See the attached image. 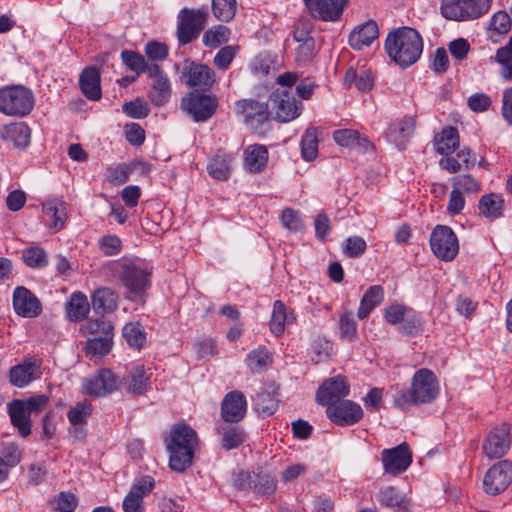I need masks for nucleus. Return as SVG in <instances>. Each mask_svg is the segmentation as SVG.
<instances>
[{
  "instance_id": "48",
  "label": "nucleus",
  "mask_w": 512,
  "mask_h": 512,
  "mask_svg": "<svg viewBox=\"0 0 512 512\" xmlns=\"http://www.w3.org/2000/svg\"><path fill=\"white\" fill-rule=\"evenodd\" d=\"M237 10L236 0H212V11L214 16L222 22L231 21Z\"/></svg>"
},
{
  "instance_id": "27",
  "label": "nucleus",
  "mask_w": 512,
  "mask_h": 512,
  "mask_svg": "<svg viewBox=\"0 0 512 512\" xmlns=\"http://www.w3.org/2000/svg\"><path fill=\"white\" fill-rule=\"evenodd\" d=\"M232 162L231 154L219 150L208 162L207 172L213 179L225 181L230 176Z\"/></svg>"
},
{
  "instance_id": "52",
  "label": "nucleus",
  "mask_w": 512,
  "mask_h": 512,
  "mask_svg": "<svg viewBox=\"0 0 512 512\" xmlns=\"http://www.w3.org/2000/svg\"><path fill=\"white\" fill-rule=\"evenodd\" d=\"M451 183L455 190L462 193L476 194L481 190L480 183L471 175L467 174L453 177Z\"/></svg>"
},
{
  "instance_id": "30",
  "label": "nucleus",
  "mask_w": 512,
  "mask_h": 512,
  "mask_svg": "<svg viewBox=\"0 0 512 512\" xmlns=\"http://www.w3.org/2000/svg\"><path fill=\"white\" fill-rule=\"evenodd\" d=\"M169 453V467L176 472H184L193 461L194 450L179 448V444H166Z\"/></svg>"
},
{
  "instance_id": "53",
  "label": "nucleus",
  "mask_w": 512,
  "mask_h": 512,
  "mask_svg": "<svg viewBox=\"0 0 512 512\" xmlns=\"http://www.w3.org/2000/svg\"><path fill=\"white\" fill-rule=\"evenodd\" d=\"M239 46L227 45L222 47L214 56L213 64L222 71H226L234 60Z\"/></svg>"
},
{
  "instance_id": "62",
  "label": "nucleus",
  "mask_w": 512,
  "mask_h": 512,
  "mask_svg": "<svg viewBox=\"0 0 512 512\" xmlns=\"http://www.w3.org/2000/svg\"><path fill=\"white\" fill-rule=\"evenodd\" d=\"M106 179L113 185H122L128 180L129 168L126 164H117L106 169Z\"/></svg>"
},
{
  "instance_id": "17",
  "label": "nucleus",
  "mask_w": 512,
  "mask_h": 512,
  "mask_svg": "<svg viewBox=\"0 0 512 512\" xmlns=\"http://www.w3.org/2000/svg\"><path fill=\"white\" fill-rule=\"evenodd\" d=\"M326 415L336 425L348 426L353 425L363 417L361 406L350 400H345L334 405H330L326 409Z\"/></svg>"
},
{
  "instance_id": "59",
  "label": "nucleus",
  "mask_w": 512,
  "mask_h": 512,
  "mask_svg": "<svg viewBox=\"0 0 512 512\" xmlns=\"http://www.w3.org/2000/svg\"><path fill=\"white\" fill-rule=\"evenodd\" d=\"M154 487L155 479L150 475H145L137 478L133 482L129 491L141 497V499H144V497L148 496L152 492Z\"/></svg>"
},
{
  "instance_id": "45",
  "label": "nucleus",
  "mask_w": 512,
  "mask_h": 512,
  "mask_svg": "<svg viewBox=\"0 0 512 512\" xmlns=\"http://www.w3.org/2000/svg\"><path fill=\"white\" fill-rule=\"evenodd\" d=\"M24 263L35 269H40L48 265V256L45 250L39 246H31L22 251Z\"/></svg>"
},
{
  "instance_id": "10",
  "label": "nucleus",
  "mask_w": 512,
  "mask_h": 512,
  "mask_svg": "<svg viewBox=\"0 0 512 512\" xmlns=\"http://www.w3.org/2000/svg\"><path fill=\"white\" fill-rule=\"evenodd\" d=\"M269 108L277 121L287 123L300 116L303 104L289 91L277 89L269 97Z\"/></svg>"
},
{
  "instance_id": "24",
  "label": "nucleus",
  "mask_w": 512,
  "mask_h": 512,
  "mask_svg": "<svg viewBox=\"0 0 512 512\" xmlns=\"http://www.w3.org/2000/svg\"><path fill=\"white\" fill-rule=\"evenodd\" d=\"M149 370L144 366H135L131 368L124 379V387L128 393L142 395L150 387Z\"/></svg>"
},
{
  "instance_id": "42",
  "label": "nucleus",
  "mask_w": 512,
  "mask_h": 512,
  "mask_svg": "<svg viewBox=\"0 0 512 512\" xmlns=\"http://www.w3.org/2000/svg\"><path fill=\"white\" fill-rule=\"evenodd\" d=\"M221 446L225 450L239 447L245 441V433L236 426L225 425L220 429Z\"/></svg>"
},
{
  "instance_id": "33",
  "label": "nucleus",
  "mask_w": 512,
  "mask_h": 512,
  "mask_svg": "<svg viewBox=\"0 0 512 512\" xmlns=\"http://www.w3.org/2000/svg\"><path fill=\"white\" fill-rule=\"evenodd\" d=\"M173 442L178 443L179 448L195 450L198 442L197 434L190 426L186 424H178L171 429L170 436L166 444H173Z\"/></svg>"
},
{
  "instance_id": "41",
  "label": "nucleus",
  "mask_w": 512,
  "mask_h": 512,
  "mask_svg": "<svg viewBox=\"0 0 512 512\" xmlns=\"http://www.w3.org/2000/svg\"><path fill=\"white\" fill-rule=\"evenodd\" d=\"M90 305L86 295L74 292L67 304V316L71 321L81 320L88 314Z\"/></svg>"
},
{
  "instance_id": "13",
  "label": "nucleus",
  "mask_w": 512,
  "mask_h": 512,
  "mask_svg": "<svg viewBox=\"0 0 512 512\" xmlns=\"http://www.w3.org/2000/svg\"><path fill=\"white\" fill-rule=\"evenodd\" d=\"M510 429L502 423L490 430L484 438L482 451L489 460L502 458L510 448Z\"/></svg>"
},
{
  "instance_id": "8",
  "label": "nucleus",
  "mask_w": 512,
  "mask_h": 512,
  "mask_svg": "<svg viewBox=\"0 0 512 512\" xmlns=\"http://www.w3.org/2000/svg\"><path fill=\"white\" fill-rule=\"evenodd\" d=\"M235 112L242 116L246 126L255 133L262 134L269 123V105L254 99H242L235 103Z\"/></svg>"
},
{
  "instance_id": "25",
  "label": "nucleus",
  "mask_w": 512,
  "mask_h": 512,
  "mask_svg": "<svg viewBox=\"0 0 512 512\" xmlns=\"http://www.w3.org/2000/svg\"><path fill=\"white\" fill-rule=\"evenodd\" d=\"M278 388L274 384L267 385L255 399V411L261 417H269L278 408Z\"/></svg>"
},
{
  "instance_id": "38",
  "label": "nucleus",
  "mask_w": 512,
  "mask_h": 512,
  "mask_svg": "<svg viewBox=\"0 0 512 512\" xmlns=\"http://www.w3.org/2000/svg\"><path fill=\"white\" fill-rule=\"evenodd\" d=\"M384 299L383 288L379 285L369 287V289L363 295L360 306L357 312L359 319H365L370 312L378 306Z\"/></svg>"
},
{
  "instance_id": "46",
  "label": "nucleus",
  "mask_w": 512,
  "mask_h": 512,
  "mask_svg": "<svg viewBox=\"0 0 512 512\" xmlns=\"http://www.w3.org/2000/svg\"><path fill=\"white\" fill-rule=\"evenodd\" d=\"M230 38V30L226 26L218 25L207 30L202 37L203 44L208 48H217Z\"/></svg>"
},
{
  "instance_id": "4",
  "label": "nucleus",
  "mask_w": 512,
  "mask_h": 512,
  "mask_svg": "<svg viewBox=\"0 0 512 512\" xmlns=\"http://www.w3.org/2000/svg\"><path fill=\"white\" fill-rule=\"evenodd\" d=\"M174 69L182 83L196 90L208 91L217 81L216 73L210 66L190 58L175 63Z\"/></svg>"
},
{
  "instance_id": "64",
  "label": "nucleus",
  "mask_w": 512,
  "mask_h": 512,
  "mask_svg": "<svg viewBox=\"0 0 512 512\" xmlns=\"http://www.w3.org/2000/svg\"><path fill=\"white\" fill-rule=\"evenodd\" d=\"M501 116L508 125L512 126V86L502 92Z\"/></svg>"
},
{
  "instance_id": "31",
  "label": "nucleus",
  "mask_w": 512,
  "mask_h": 512,
  "mask_svg": "<svg viewBox=\"0 0 512 512\" xmlns=\"http://www.w3.org/2000/svg\"><path fill=\"white\" fill-rule=\"evenodd\" d=\"M504 199L496 193L482 195L479 199V213L490 220H495L503 215Z\"/></svg>"
},
{
  "instance_id": "3",
  "label": "nucleus",
  "mask_w": 512,
  "mask_h": 512,
  "mask_svg": "<svg viewBox=\"0 0 512 512\" xmlns=\"http://www.w3.org/2000/svg\"><path fill=\"white\" fill-rule=\"evenodd\" d=\"M119 279L129 299L141 298L150 285L151 269L139 259H125L119 264Z\"/></svg>"
},
{
  "instance_id": "50",
  "label": "nucleus",
  "mask_w": 512,
  "mask_h": 512,
  "mask_svg": "<svg viewBox=\"0 0 512 512\" xmlns=\"http://www.w3.org/2000/svg\"><path fill=\"white\" fill-rule=\"evenodd\" d=\"M421 327V317L410 309L400 323L398 331L403 335L414 337L419 334Z\"/></svg>"
},
{
  "instance_id": "57",
  "label": "nucleus",
  "mask_w": 512,
  "mask_h": 512,
  "mask_svg": "<svg viewBox=\"0 0 512 512\" xmlns=\"http://www.w3.org/2000/svg\"><path fill=\"white\" fill-rule=\"evenodd\" d=\"M113 335H108L98 338H89L87 340L86 349L93 355L103 356L107 354L112 346Z\"/></svg>"
},
{
  "instance_id": "60",
  "label": "nucleus",
  "mask_w": 512,
  "mask_h": 512,
  "mask_svg": "<svg viewBox=\"0 0 512 512\" xmlns=\"http://www.w3.org/2000/svg\"><path fill=\"white\" fill-rule=\"evenodd\" d=\"M316 54L315 40H308L306 43L298 44L295 50V61L298 65H306Z\"/></svg>"
},
{
  "instance_id": "28",
  "label": "nucleus",
  "mask_w": 512,
  "mask_h": 512,
  "mask_svg": "<svg viewBox=\"0 0 512 512\" xmlns=\"http://www.w3.org/2000/svg\"><path fill=\"white\" fill-rule=\"evenodd\" d=\"M8 413L12 425L18 429L20 435L29 436L31 434V419L20 399H15L8 404Z\"/></svg>"
},
{
  "instance_id": "40",
  "label": "nucleus",
  "mask_w": 512,
  "mask_h": 512,
  "mask_svg": "<svg viewBox=\"0 0 512 512\" xmlns=\"http://www.w3.org/2000/svg\"><path fill=\"white\" fill-rule=\"evenodd\" d=\"M436 151L442 155H448L459 146V134L456 128L446 127L435 139Z\"/></svg>"
},
{
  "instance_id": "29",
  "label": "nucleus",
  "mask_w": 512,
  "mask_h": 512,
  "mask_svg": "<svg viewBox=\"0 0 512 512\" xmlns=\"http://www.w3.org/2000/svg\"><path fill=\"white\" fill-rule=\"evenodd\" d=\"M267 161L268 151L263 145H250L244 150V166L250 173L261 172Z\"/></svg>"
},
{
  "instance_id": "34",
  "label": "nucleus",
  "mask_w": 512,
  "mask_h": 512,
  "mask_svg": "<svg viewBox=\"0 0 512 512\" xmlns=\"http://www.w3.org/2000/svg\"><path fill=\"white\" fill-rule=\"evenodd\" d=\"M333 138L340 146L361 148L364 151L374 149L372 143L352 129L337 130L334 132Z\"/></svg>"
},
{
  "instance_id": "39",
  "label": "nucleus",
  "mask_w": 512,
  "mask_h": 512,
  "mask_svg": "<svg viewBox=\"0 0 512 512\" xmlns=\"http://www.w3.org/2000/svg\"><path fill=\"white\" fill-rule=\"evenodd\" d=\"M171 97V83L168 76H160L153 80L148 98L156 106H162L169 101Z\"/></svg>"
},
{
  "instance_id": "55",
  "label": "nucleus",
  "mask_w": 512,
  "mask_h": 512,
  "mask_svg": "<svg viewBox=\"0 0 512 512\" xmlns=\"http://www.w3.org/2000/svg\"><path fill=\"white\" fill-rule=\"evenodd\" d=\"M91 413L92 405L90 402L81 401L68 411L67 417L70 424H86L87 418L91 415Z\"/></svg>"
},
{
  "instance_id": "9",
  "label": "nucleus",
  "mask_w": 512,
  "mask_h": 512,
  "mask_svg": "<svg viewBox=\"0 0 512 512\" xmlns=\"http://www.w3.org/2000/svg\"><path fill=\"white\" fill-rule=\"evenodd\" d=\"M430 248L440 260L450 262L459 252V242L454 231L446 225H437L431 232Z\"/></svg>"
},
{
  "instance_id": "54",
  "label": "nucleus",
  "mask_w": 512,
  "mask_h": 512,
  "mask_svg": "<svg viewBox=\"0 0 512 512\" xmlns=\"http://www.w3.org/2000/svg\"><path fill=\"white\" fill-rule=\"evenodd\" d=\"M377 500L383 506L394 508L402 505L404 497L395 487L387 486L379 491Z\"/></svg>"
},
{
  "instance_id": "35",
  "label": "nucleus",
  "mask_w": 512,
  "mask_h": 512,
  "mask_svg": "<svg viewBox=\"0 0 512 512\" xmlns=\"http://www.w3.org/2000/svg\"><path fill=\"white\" fill-rule=\"evenodd\" d=\"M37 370L34 362L18 364L10 370V381L14 386L23 388L38 377Z\"/></svg>"
},
{
  "instance_id": "22",
  "label": "nucleus",
  "mask_w": 512,
  "mask_h": 512,
  "mask_svg": "<svg viewBox=\"0 0 512 512\" xmlns=\"http://www.w3.org/2000/svg\"><path fill=\"white\" fill-rule=\"evenodd\" d=\"M414 128V118L410 116L403 117L389 125L386 132L387 140L393 143L399 150L404 149L413 136Z\"/></svg>"
},
{
  "instance_id": "6",
  "label": "nucleus",
  "mask_w": 512,
  "mask_h": 512,
  "mask_svg": "<svg viewBox=\"0 0 512 512\" xmlns=\"http://www.w3.org/2000/svg\"><path fill=\"white\" fill-rule=\"evenodd\" d=\"M492 0H443L440 10L444 18L453 21L474 20L486 14Z\"/></svg>"
},
{
  "instance_id": "51",
  "label": "nucleus",
  "mask_w": 512,
  "mask_h": 512,
  "mask_svg": "<svg viewBox=\"0 0 512 512\" xmlns=\"http://www.w3.org/2000/svg\"><path fill=\"white\" fill-rule=\"evenodd\" d=\"M246 361L249 369L256 373L263 371L270 364L271 357L266 349L258 348L247 355Z\"/></svg>"
},
{
  "instance_id": "47",
  "label": "nucleus",
  "mask_w": 512,
  "mask_h": 512,
  "mask_svg": "<svg viewBox=\"0 0 512 512\" xmlns=\"http://www.w3.org/2000/svg\"><path fill=\"white\" fill-rule=\"evenodd\" d=\"M301 154L306 161L314 160L318 155V137L315 128H308L302 136Z\"/></svg>"
},
{
  "instance_id": "43",
  "label": "nucleus",
  "mask_w": 512,
  "mask_h": 512,
  "mask_svg": "<svg viewBox=\"0 0 512 512\" xmlns=\"http://www.w3.org/2000/svg\"><path fill=\"white\" fill-rule=\"evenodd\" d=\"M339 334L344 341L352 342L357 338V323L352 311H343L339 315Z\"/></svg>"
},
{
  "instance_id": "26",
  "label": "nucleus",
  "mask_w": 512,
  "mask_h": 512,
  "mask_svg": "<svg viewBox=\"0 0 512 512\" xmlns=\"http://www.w3.org/2000/svg\"><path fill=\"white\" fill-rule=\"evenodd\" d=\"M82 93L89 99L96 101L101 98L100 73L94 66L87 67L79 77Z\"/></svg>"
},
{
  "instance_id": "19",
  "label": "nucleus",
  "mask_w": 512,
  "mask_h": 512,
  "mask_svg": "<svg viewBox=\"0 0 512 512\" xmlns=\"http://www.w3.org/2000/svg\"><path fill=\"white\" fill-rule=\"evenodd\" d=\"M247 412V401L245 395L234 390L225 395L221 403V417L227 423L241 421Z\"/></svg>"
},
{
  "instance_id": "16",
  "label": "nucleus",
  "mask_w": 512,
  "mask_h": 512,
  "mask_svg": "<svg viewBox=\"0 0 512 512\" xmlns=\"http://www.w3.org/2000/svg\"><path fill=\"white\" fill-rule=\"evenodd\" d=\"M381 455L384 471L392 475L403 473L412 462V454L406 443L392 449H384Z\"/></svg>"
},
{
  "instance_id": "44",
  "label": "nucleus",
  "mask_w": 512,
  "mask_h": 512,
  "mask_svg": "<svg viewBox=\"0 0 512 512\" xmlns=\"http://www.w3.org/2000/svg\"><path fill=\"white\" fill-rule=\"evenodd\" d=\"M123 337L130 347L140 349L146 341L144 327L139 322H129L123 327Z\"/></svg>"
},
{
  "instance_id": "20",
  "label": "nucleus",
  "mask_w": 512,
  "mask_h": 512,
  "mask_svg": "<svg viewBox=\"0 0 512 512\" xmlns=\"http://www.w3.org/2000/svg\"><path fill=\"white\" fill-rule=\"evenodd\" d=\"M13 308L19 316L34 318L41 312V303L26 287L18 286L13 292Z\"/></svg>"
},
{
  "instance_id": "61",
  "label": "nucleus",
  "mask_w": 512,
  "mask_h": 512,
  "mask_svg": "<svg viewBox=\"0 0 512 512\" xmlns=\"http://www.w3.org/2000/svg\"><path fill=\"white\" fill-rule=\"evenodd\" d=\"M145 55L152 61H163L167 58L169 49L165 43L150 41L145 45Z\"/></svg>"
},
{
  "instance_id": "37",
  "label": "nucleus",
  "mask_w": 512,
  "mask_h": 512,
  "mask_svg": "<svg viewBox=\"0 0 512 512\" xmlns=\"http://www.w3.org/2000/svg\"><path fill=\"white\" fill-rule=\"evenodd\" d=\"M117 299L110 288H100L92 295V307L96 313H110L116 309Z\"/></svg>"
},
{
  "instance_id": "5",
  "label": "nucleus",
  "mask_w": 512,
  "mask_h": 512,
  "mask_svg": "<svg viewBox=\"0 0 512 512\" xmlns=\"http://www.w3.org/2000/svg\"><path fill=\"white\" fill-rule=\"evenodd\" d=\"M34 106L31 90L22 85L7 86L0 89V111L11 116H25Z\"/></svg>"
},
{
  "instance_id": "14",
  "label": "nucleus",
  "mask_w": 512,
  "mask_h": 512,
  "mask_svg": "<svg viewBox=\"0 0 512 512\" xmlns=\"http://www.w3.org/2000/svg\"><path fill=\"white\" fill-rule=\"evenodd\" d=\"M305 7L314 19L336 22L341 19L349 0H303Z\"/></svg>"
},
{
  "instance_id": "1",
  "label": "nucleus",
  "mask_w": 512,
  "mask_h": 512,
  "mask_svg": "<svg viewBox=\"0 0 512 512\" xmlns=\"http://www.w3.org/2000/svg\"><path fill=\"white\" fill-rule=\"evenodd\" d=\"M388 56L401 67L414 64L423 51V40L417 30L403 26L389 32L385 40Z\"/></svg>"
},
{
  "instance_id": "36",
  "label": "nucleus",
  "mask_w": 512,
  "mask_h": 512,
  "mask_svg": "<svg viewBox=\"0 0 512 512\" xmlns=\"http://www.w3.org/2000/svg\"><path fill=\"white\" fill-rule=\"evenodd\" d=\"M295 320L293 313H288L285 304L277 300L274 302L272 317L270 321V330L276 336H280L285 331V325Z\"/></svg>"
},
{
  "instance_id": "2",
  "label": "nucleus",
  "mask_w": 512,
  "mask_h": 512,
  "mask_svg": "<svg viewBox=\"0 0 512 512\" xmlns=\"http://www.w3.org/2000/svg\"><path fill=\"white\" fill-rule=\"evenodd\" d=\"M439 393V383L435 374L428 369H419L412 378L410 390L397 392L394 404L406 411L413 405L426 404L434 401Z\"/></svg>"
},
{
  "instance_id": "23",
  "label": "nucleus",
  "mask_w": 512,
  "mask_h": 512,
  "mask_svg": "<svg viewBox=\"0 0 512 512\" xmlns=\"http://www.w3.org/2000/svg\"><path fill=\"white\" fill-rule=\"evenodd\" d=\"M379 30L377 23L369 20L356 27L349 35V45L356 50H361L370 46L378 38Z\"/></svg>"
},
{
  "instance_id": "49",
  "label": "nucleus",
  "mask_w": 512,
  "mask_h": 512,
  "mask_svg": "<svg viewBox=\"0 0 512 512\" xmlns=\"http://www.w3.org/2000/svg\"><path fill=\"white\" fill-rule=\"evenodd\" d=\"M84 334L91 335V338H98L113 335V325L104 319L89 320L82 325Z\"/></svg>"
},
{
  "instance_id": "56",
  "label": "nucleus",
  "mask_w": 512,
  "mask_h": 512,
  "mask_svg": "<svg viewBox=\"0 0 512 512\" xmlns=\"http://www.w3.org/2000/svg\"><path fill=\"white\" fill-rule=\"evenodd\" d=\"M281 223L290 232L296 233L303 229V221L299 211L285 208L281 213Z\"/></svg>"
},
{
  "instance_id": "63",
  "label": "nucleus",
  "mask_w": 512,
  "mask_h": 512,
  "mask_svg": "<svg viewBox=\"0 0 512 512\" xmlns=\"http://www.w3.org/2000/svg\"><path fill=\"white\" fill-rule=\"evenodd\" d=\"M1 453L3 460L10 468L15 467L22 459V450L14 442L3 443Z\"/></svg>"
},
{
  "instance_id": "7",
  "label": "nucleus",
  "mask_w": 512,
  "mask_h": 512,
  "mask_svg": "<svg viewBox=\"0 0 512 512\" xmlns=\"http://www.w3.org/2000/svg\"><path fill=\"white\" fill-rule=\"evenodd\" d=\"M208 11L205 8H183L178 14L177 39L180 45H186L196 40L203 30Z\"/></svg>"
},
{
  "instance_id": "32",
  "label": "nucleus",
  "mask_w": 512,
  "mask_h": 512,
  "mask_svg": "<svg viewBox=\"0 0 512 512\" xmlns=\"http://www.w3.org/2000/svg\"><path fill=\"white\" fill-rule=\"evenodd\" d=\"M31 131L24 122L5 125L1 131V137L5 141L12 142L16 147H26L30 142Z\"/></svg>"
},
{
  "instance_id": "18",
  "label": "nucleus",
  "mask_w": 512,
  "mask_h": 512,
  "mask_svg": "<svg viewBox=\"0 0 512 512\" xmlns=\"http://www.w3.org/2000/svg\"><path fill=\"white\" fill-rule=\"evenodd\" d=\"M42 221L53 233L59 232L67 220V204L57 198L48 199L42 204Z\"/></svg>"
},
{
  "instance_id": "11",
  "label": "nucleus",
  "mask_w": 512,
  "mask_h": 512,
  "mask_svg": "<svg viewBox=\"0 0 512 512\" xmlns=\"http://www.w3.org/2000/svg\"><path fill=\"white\" fill-rule=\"evenodd\" d=\"M218 107V99L214 95L190 92L182 99L183 110L195 122H204L212 117Z\"/></svg>"
},
{
  "instance_id": "21",
  "label": "nucleus",
  "mask_w": 512,
  "mask_h": 512,
  "mask_svg": "<svg viewBox=\"0 0 512 512\" xmlns=\"http://www.w3.org/2000/svg\"><path fill=\"white\" fill-rule=\"evenodd\" d=\"M349 393V387L346 384L344 378L338 376L324 382L316 393V401L319 404L334 405L339 403L340 399L347 396Z\"/></svg>"
},
{
  "instance_id": "15",
  "label": "nucleus",
  "mask_w": 512,
  "mask_h": 512,
  "mask_svg": "<svg viewBox=\"0 0 512 512\" xmlns=\"http://www.w3.org/2000/svg\"><path fill=\"white\" fill-rule=\"evenodd\" d=\"M119 384V378L110 369H102L97 375L86 379L82 388L89 396L101 397L114 392Z\"/></svg>"
},
{
  "instance_id": "12",
  "label": "nucleus",
  "mask_w": 512,
  "mask_h": 512,
  "mask_svg": "<svg viewBox=\"0 0 512 512\" xmlns=\"http://www.w3.org/2000/svg\"><path fill=\"white\" fill-rule=\"evenodd\" d=\"M512 483V462L499 461L486 472L483 478L484 491L489 495L504 492Z\"/></svg>"
},
{
  "instance_id": "58",
  "label": "nucleus",
  "mask_w": 512,
  "mask_h": 512,
  "mask_svg": "<svg viewBox=\"0 0 512 512\" xmlns=\"http://www.w3.org/2000/svg\"><path fill=\"white\" fill-rule=\"evenodd\" d=\"M121 59L125 66L138 75L143 73L145 58L140 53L124 50L121 52Z\"/></svg>"
}]
</instances>
